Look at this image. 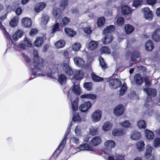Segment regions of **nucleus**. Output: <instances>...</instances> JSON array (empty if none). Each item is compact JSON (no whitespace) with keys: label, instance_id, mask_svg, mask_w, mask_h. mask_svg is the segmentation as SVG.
Returning <instances> with one entry per match:
<instances>
[{"label":"nucleus","instance_id":"obj_17","mask_svg":"<svg viewBox=\"0 0 160 160\" xmlns=\"http://www.w3.org/2000/svg\"><path fill=\"white\" fill-rule=\"evenodd\" d=\"M78 148L81 150L93 151V147L87 143H82L78 147Z\"/></svg>","mask_w":160,"mask_h":160},{"label":"nucleus","instance_id":"obj_4","mask_svg":"<svg viewBox=\"0 0 160 160\" xmlns=\"http://www.w3.org/2000/svg\"><path fill=\"white\" fill-rule=\"evenodd\" d=\"M62 72L68 76L73 74V71L70 67L68 63H63L61 65Z\"/></svg>","mask_w":160,"mask_h":160},{"label":"nucleus","instance_id":"obj_29","mask_svg":"<svg viewBox=\"0 0 160 160\" xmlns=\"http://www.w3.org/2000/svg\"><path fill=\"white\" fill-rule=\"evenodd\" d=\"M144 132L146 134V138L148 140H151L154 138V135L152 131L146 129L145 130Z\"/></svg>","mask_w":160,"mask_h":160},{"label":"nucleus","instance_id":"obj_55","mask_svg":"<svg viewBox=\"0 0 160 160\" xmlns=\"http://www.w3.org/2000/svg\"><path fill=\"white\" fill-rule=\"evenodd\" d=\"M127 90V87L126 84L124 83L122 86L120 91V94L123 95L126 92Z\"/></svg>","mask_w":160,"mask_h":160},{"label":"nucleus","instance_id":"obj_2","mask_svg":"<svg viewBox=\"0 0 160 160\" xmlns=\"http://www.w3.org/2000/svg\"><path fill=\"white\" fill-rule=\"evenodd\" d=\"M104 147L102 149V151L106 155L104 156L106 158H108V160H115L113 157L111 156H108L107 155H108L112 149L114 148L115 146V142L112 140H107L104 143ZM116 160H124V157L123 156L117 155L114 157Z\"/></svg>","mask_w":160,"mask_h":160},{"label":"nucleus","instance_id":"obj_39","mask_svg":"<svg viewBox=\"0 0 160 160\" xmlns=\"http://www.w3.org/2000/svg\"><path fill=\"white\" fill-rule=\"evenodd\" d=\"M98 131V128L97 127L92 126L89 128V133L91 135L94 136L97 134Z\"/></svg>","mask_w":160,"mask_h":160},{"label":"nucleus","instance_id":"obj_42","mask_svg":"<svg viewBox=\"0 0 160 160\" xmlns=\"http://www.w3.org/2000/svg\"><path fill=\"white\" fill-rule=\"evenodd\" d=\"M18 17H15L10 21V25L12 27H15L17 25L18 22Z\"/></svg>","mask_w":160,"mask_h":160},{"label":"nucleus","instance_id":"obj_63","mask_svg":"<svg viewBox=\"0 0 160 160\" xmlns=\"http://www.w3.org/2000/svg\"><path fill=\"white\" fill-rule=\"evenodd\" d=\"M75 132L76 135L80 136L81 134V129L80 127L77 126L75 129Z\"/></svg>","mask_w":160,"mask_h":160},{"label":"nucleus","instance_id":"obj_49","mask_svg":"<svg viewBox=\"0 0 160 160\" xmlns=\"http://www.w3.org/2000/svg\"><path fill=\"white\" fill-rule=\"evenodd\" d=\"M68 0H62L60 4V7L61 9L64 10L66 7L68 5Z\"/></svg>","mask_w":160,"mask_h":160},{"label":"nucleus","instance_id":"obj_37","mask_svg":"<svg viewBox=\"0 0 160 160\" xmlns=\"http://www.w3.org/2000/svg\"><path fill=\"white\" fill-rule=\"evenodd\" d=\"M115 30V27L113 25H111L107 27L103 31V33L105 34L108 33H111Z\"/></svg>","mask_w":160,"mask_h":160},{"label":"nucleus","instance_id":"obj_48","mask_svg":"<svg viewBox=\"0 0 160 160\" xmlns=\"http://www.w3.org/2000/svg\"><path fill=\"white\" fill-rule=\"evenodd\" d=\"M81 47L80 43L78 42H75L73 44L72 46V50L75 51L79 50Z\"/></svg>","mask_w":160,"mask_h":160},{"label":"nucleus","instance_id":"obj_1","mask_svg":"<svg viewBox=\"0 0 160 160\" xmlns=\"http://www.w3.org/2000/svg\"><path fill=\"white\" fill-rule=\"evenodd\" d=\"M33 62L30 66V68L32 72L31 78H34L38 76H45V74L40 73L43 67V64L42 62H40L38 52L36 50H33Z\"/></svg>","mask_w":160,"mask_h":160},{"label":"nucleus","instance_id":"obj_12","mask_svg":"<svg viewBox=\"0 0 160 160\" xmlns=\"http://www.w3.org/2000/svg\"><path fill=\"white\" fill-rule=\"evenodd\" d=\"M144 92H146L149 96L148 98L150 99L149 96L155 97L157 94V91L155 89H152L148 88H144L143 89Z\"/></svg>","mask_w":160,"mask_h":160},{"label":"nucleus","instance_id":"obj_52","mask_svg":"<svg viewBox=\"0 0 160 160\" xmlns=\"http://www.w3.org/2000/svg\"><path fill=\"white\" fill-rule=\"evenodd\" d=\"M105 22V18L104 17L99 18L97 21V25L98 27H101L104 25Z\"/></svg>","mask_w":160,"mask_h":160},{"label":"nucleus","instance_id":"obj_18","mask_svg":"<svg viewBox=\"0 0 160 160\" xmlns=\"http://www.w3.org/2000/svg\"><path fill=\"white\" fill-rule=\"evenodd\" d=\"M98 46L97 42L93 41H91L87 46L88 49L91 51H92L98 48Z\"/></svg>","mask_w":160,"mask_h":160},{"label":"nucleus","instance_id":"obj_10","mask_svg":"<svg viewBox=\"0 0 160 160\" xmlns=\"http://www.w3.org/2000/svg\"><path fill=\"white\" fill-rule=\"evenodd\" d=\"M102 141L101 138L99 136L93 137L90 142V145L91 146L95 147L100 144Z\"/></svg>","mask_w":160,"mask_h":160},{"label":"nucleus","instance_id":"obj_5","mask_svg":"<svg viewBox=\"0 0 160 160\" xmlns=\"http://www.w3.org/2000/svg\"><path fill=\"white\" fill-rule=\"evenodd\" d=\"M109 81V84L110 87L112 88L115 89L119 87L121 84V81L117 79H110V78H105Z\"/></svg>","mask_w":160,"mask_h":160},{"label":"nucleus","instance_id":"obj_26","mask_svg":"<svg viewBox=\"0 0 160 160\" xmlns=\"http://www.w3.org/2000/svg\"><path fill=\"white\" fill-rule=\"evenodd\" d=\"M84 76L82 71L81 70H77L75 72L74 75V78L77 80H81Z\"/></svg>","mask_w":160,"mask_h":160},{"label":"nucleus","instance_id":"obj_64","mask_svg":"<svg viewBox=\"0 0 160 160\" xmlns=\"http://www.w3.org/2000/svg\"><path fill=\"white\" fill-rule=\"evenodd\" d=\"M71 142H73L76 144H78L79 143V140L78 138L74 137L72 138L70 140Z\"/></svg>","mask_w":160,"mask_h":160},{"label":"nucleus","instance_id":"obj_24","mask_svg":"<svg viewBox=\"0 0 160 160\" xmlns=\"http://www.w3.org/2000/svg\"><path fill=\"white\" fill-rule=\"evenodd\" d=\"M153 148L151 145L148 144L146 147L145 156L146 158H149L151 156Z\"/></svg>","mask_w":160,"mask_h":160},{"label":"nucleus","instance_id":"obj_32","mask_svg":"<svg viewBox=\"0 0 160 160\" xmlns=\"http://www.w3.org/2000/svg\"><path fill=\"white\" fill-rule=\"evenodd\" d=\"M154 48V45L152 41L149 40L146 43V50L148 51H152Z\"/></svg>","mask_w":160,"mask_h":160},{"label":"nucleus","instance_id":"obj_38","mask_svg":"<svg viewBox=\"0 0 160 160\" xmlns=\"http://www.w3.org/2000/svg\"><path fill=\"white\" fill-rule=\"evenodd\" d=\"M132 12V10L128 7L124 6L122 7V12L124 14H128Z\"/></svg>","mask_w":160,"mask_h":160},{"label":"nucleus","instance_id":"obj_40","mask_svg":"<svg viewBox=\"0 0 160 160\" xmlns=\"http://www.w3.org/2000/svg\"><path fill=\"white\" fill-rule=\"evenodd\" d=\"M70 21V19L67 17L63 18L60 23L62 27H64L69 24Z\"/></svg>","mask_w":160,"mask_h":160},{"label":"nucleus","instance_id":"obj_51","mask_svg":"<svg viewBox=\"0 0 160 160\" xmlns=\"http://www.w3.org/2000/svg\"><path fill=\"white\" fill-rule=\"evenodd\" d=\"M102 54H109L111 53V51L110 49L107 47H103L100 50Z\"/></svg>","mask_w":160,"mask_h":160},{"label":"nucleus","instance_id":"obj_53","mask_svg":"<svg viewBox=\"0 0 160 160\" xmlns=\"http://www.w3.org/2000/svg\"><path fill=\"white\" fill-rule=\"evenodd\" d=\"M72 120L74 122H80L81 121V118L77 113H75L73 114Z\"/></svg>","mask_w":160,"mask_h":160},{"label":"nucleus","instance_id":"obj_57","mask_svg":"<svg viewBox=\"0 0 160 160\" xmlns=\"http://www.w3.org/2000/svg\"><path fill=\"white\" fill-rule=\"evenodd\" d=\"M99 63L102 68H107L106 65L104 60L101 57H99Z\"/></svg>","mask_w":160,"mask_h":160},{"label":"nucleus","instance_id":"obj_47","mask_svg":"<svg viewBox=\"0 0 160 160\" xmlns=\"http://www.w3.org/2000/svg\"><path fill=\"white\" fill-rule=\"evenodd\" d=\"M120 125L125 128H130L132 126V124L128 120H125L122 122L119 123Z\"/></svg>","mask_w":160,"mask_h":160},{"label":"nucleus","instance_id":"obj_15","mask_svg":"<svg viewBox=\"0 0 160 160\" xmlns=\"http://www.w3.org/2000/svg\"><path fill=\"white\" fill-rule=\"evenodd\" d=\"M105 36L102 39V42L104 44H108L112 41L113 37L111 33H108L105 34Z\"/></svg>","mask_w":160,"mask_h":160},{"label":"nucleus","instance_id":"obj_13","mask_svg":"<svg viewBox=\"0 0 160 160\" xmlns=\"http://www.w3.org/2000/svg\"><path fill=\"white\" fill-rule=\"evenodd\" d=\"M72 80L74 86L73 88L70 90V91H71V92H73L75 94L77 95L80 94L81 93V90L78 83V82L75 85L74 82V79H73Z\"/></svg>","mask_w":160,"mask_h":160},{"label":"nucleus","instance_id":"obj_33","mask_svg":"<svg viewBox=\"0 0 160 160\" xmlns=\"http://www.w3.org/2000/svg\"><path fill=\"white\" fill-rule=\"evenodd\" d=\"M134 28L132 25L127 24L125 26V30L127 34H130L134 30Z\"/></svg>","mask_w":160,"mask_h":160},{"label":"nucleus","instance_id":"obj_8","mask_svg":"<svg viewBox=\"0 0 160 160\" xmlns=\"http://www.w3.org/2000/svg\"><path fill=\"white\" fill-rule=\"evenodd\" d=\"M143 9V12L145 18L149 20H151L153 18L152 11L148 8H145Z\"/></svg>","mask_w":160,"mask_h":160},{"label":"nucleus","instance_id":"obj_3","mask_svg":"<svg viewBox=\"0 0 160 160\" xmlns=\"http://www.w3.org/2000/svg\"><path fill=\"white\" fill-rule=\"evenodd\" d=\"M102 115V112L101 110H96L92 113L91 119L94 122H98L101 120Z\"/></svg>","mask_w":160,"mask_h":160},{"label":"nucleus","instance_id":"obj_61","mask_svg":"<svg viewBox=\"0 0 160 160\" xmlns=\"http://www.w3.org/2000/svg\"><path fill=\"white\" fill-rule=\"evenodd\" d=\"M84 87L88 91L92 90V83L91 82H87L84 83Z\"/></svg>","mask_w":160,"mask_h":160},{"label":"nucleus","instance_id":"obj_60","mask_svg":"<svg viewBox=\"0 0 160 160\" xmlns=\"http://www.w3.org/2000/svg\"><path fill=\"white\" fill-rule=\"evenodd\" d=\"M153 145L155 147H158L160 146V138H156L154 141Z\"/></svg>","mask_w":160,"mask_h":160},{"label":"nucleus","instance_id":"obj_58","mask_svg":"<svg viewBox=\"0 0 160 160\" xmlns=\"http://www.w3.org/2000/svg\"><path fill=\"white\" fill-rule=\"evenodd\" d=\"M0 28L2 30L3 33L5 34V35L8 39H9L10 38V36L8 33L7 32L5 28L2 25L1 23L0 24Z\"/></svg>","mask_w":160,"mask_h":160},{"label":"nucleus","instance_id":"obj_50","mask_svg":"<svg viewBox=\"0 0 160 160\" xmlns=\"http://www.w3.org/2000/svg\"><path fill=\"white\" fill-rule=\"evenodd\" d=\"M49 19V16L46 15H43L41 18V23L43 25L46 24Z\"/></svg>","mask_w":160,"mask_h":160},{"label":"nucleus","instance_id":"obj_23","mask_svg":"<svg viewBox=\"0 0 160 160\" xmlns=\"http://www.w3.org/2000/svg\"><path fill=\"white\" fill-rule=\"evenodd\" d=\"M112 127V123L110 122L107 121L104 123L102 129L104 131L107 132L110 130Z\"/></svg>","mask_w":160,"mask_h":160},{"label":"nucleus","instance_id":"obj_62","mask_svg":"<svg viewBox=\"0 0 160 160\" xmlns=\"http://www.w3.org/2000/svg\"><path fill=\"white\" fill-rule=\"evenodd\" d=\"M124 19L122 17H120L117 20V24L119 26H122L124 24Z\"/></svg>","mask_w":160,"mask_h":160},{"label":"nucleus","instance_id":"obj_6","mask_svg":"<svg viewBox=\"0 0 160 160\" xmlns=\"http://www.w3.org/2000/svg\"><path fill=\"white\" fill-rule=\"evenodd\" d=\"M124 112V107L122 104L118 105L114 109L113 113L117 116L123 115Z\"/></svg>","mask_w":160,"mask_h":160},{"label":"nucleus","instance_id":"obj_31","mask_svg":"<svg viewBox=\"0 0 160 160\" xmlns=\"http://www.w3.org/2000/svg\"><path fill=\"white\" fill-rule=\"evenodd\" d=\"M64 31L66 34L70 37H73L76 34V32L67 28H64Z\"/></svg>","mask_w":160,"mask_h":160},{"label":"nucleus","instance_id":"obj_44","mask_svg":"<svg viewBox=\"0 0 160 160\" xmlns=\"http://www.w3.org/2000/svg\"><path fill=\"white\" fill-rule=\"evenodd\" d=\"M91 77L92 79L95 82H99L103 80V79L102 78L98 76L93 73H92Z\"/></svg>","mask_w":160,"mask_h":160},{"label":"nucleus","instance_id":"obj_16","mask_svg":"<svg viewBox=\"0 0 160 160\" xmlns=\"http://www.w3.org/2000/svg\"><path fill=\"white\" fill-rule=\"evenodd\" d=\"M142 137V135L140 132L137 131H132L131 135V138L133 140H138L140 139Z\"/></svg>","mask_w":160,"mask_h":160},{"label":"nucleus","instance_id":"obj_9","mask_svg":"<svg viewBox=\"0 0 160 160\" xmlns=\"http://www.w3.org/2000/svg\"><path fill=\"white\" fill-rule=\"evenodd\" d=\"M75 64L79 67H82L85 64V61L80 57L76 56L73 59Z\"/></svg>","mask_w":160,"mask_h":160},{"label":"nucleus","instance_id":"obj_7","mask_svg":"<svg viewBox=\"0 0 160 160\" xmlns=\"http://www.w3.org/2000/svg\"><path fill=\"white\" fill-rule=\"evenodd\" d=\"M65 141H62L59 146L58 148L53 153V155L51 157L50 160H52L54 158H56L60 153L61 151L63 149L65 145Z\"/></svg>","mask_w":160,"mask_h":160},{"label":"nucleus","instance_id":"obj_41","mask_svg":"<svg viewBox=\"0 0 160 160\" xmlns=\"http://www.w3.org/2000/svg\"><path fill=\"white\" fill-rule=\"evenodd\" d=\"M14 48L18 51L24 50L25 48V45L22 42L18 45L14 44Z\"/></svg>","mask_w":160,"mask_h":160},{"label":"nucleus","instance_id":"obj_34","mask_svg":"<svg viewBox=\"0 0 160 160\" xmlns=\"http://www.w3.org/2000/svg\"><path fill=\"white\" fill-rule=\"evenodd\" d=\"M65 45V41L62 40H60L54 43L55 47L57 48H60L64 47Z\"/></svg>","mask_w":160,"mask_h":160},{"label":"nucleus","instance_id":"obj_43","mask_svg":"<svg viewBox=\"0 0 160 160\" xmlns=\"http://www.w3.org/2000/svg\"><path fill=\"white\" fill-rule=\"evenodd\" d=\"M58 20H55V23L52 26V32L54 33L55 32L59 30V24L57 22Z\"/></svg>","mask_w":160,"mask_h":160},{"label":"nucleus","instance_id":"obj_28","mask_svg":"<svg viewBox=\"0 0 160 160\" xmlns=\"http://www.w3.org/2000/svg\"><path fill=\"white\" fill-rule=\"evenodd\" d=\"M44 41L43 38L41 37H38L34 42V45L36 47H41Z\"/></svg>","mask_w":160,"mask_h":160},{"label":"nucleus","instance_id":"obj_14","mask_svg":"<svg viewBox=\"0 0 160 160\" xmlns=\"http://www.w3.org/2000/svg\"><path fill=\"white\" fill-rule=\"evenodd\" d=\"M92 104L90 102H86L83 104H82L79 108L81 112H85L91 106Z\"/></svg>","mask_w":160,"mask_h":160},{"label":"nucleus","instance_id":"obj_21","mask_svg":"<svg viewBox=\"0 0 160 160\" xmlns=\"http://www.w3.org/2000/svg\"><path fill=\"white\" fill-rule=\"evenodd\" d=\"M152 39L155 42L160 40V29H157L152 35Z\"/></svg>","mask_w":160,"mask_h":160},{"label":"nucleus","instance_id":"obj_20","mask_svg":"<svg viewBox=\"0 0 160 160\" xmlns=\"http://www.w3.org/2000/svg\"><path fill=\"white\" fill-rule=\"evenodd\" d=\"M22 22V25L26 28L30 27L32 24L31 19L28 18H23Z\"/></svg>","mask_w":160,"mask_h":160},{"label":"nucleus","instance_id":"obj_22","mask_svg":"<svg viewBox=\"0 0 160 160\" xmlns=\"http://www.w3.org/2000/svg\"><path fill=\"white\" fill-rule=\"evenodd\" d=\"M23 34V31L19 29L12 36L13 39L15 41H17L19 38H21Z\"/></svg>","mask_w":160,"mask_h":160},{"label":"nucleus","instance_id":"obj_59","mask_svg":"<svg viewBox=\"0 0 160 160\" xmlns=\"http://www.w3.org/2000/svg\"><path fill=\"white\" fill-rule=\"evenodd\" d=\"M142 1L141 0H135L133 1L132 6L136 8L137 6L142 4Z\"/></svg>","mask_w":160,"mask_h":160},{"label":"nucleus","instance_id":"obj_35","mask_svg":"<svg viewBox=\"0 0 160 160\" xmlns=\"http://www.w3.org/2000/svg\"><path fill=\"white\" fill-rule=\"evenodd\" d=\"M125 133V131L122 129L118 130L117 129H114L112 131V134L114 136H121Z\"/></svg>","mask_w":160,"mask_h":160},{"label":"nucleus","instance_id":"obj_45","mask_svg":"<svg viewBox=\"0 0 160 160\" xmlns=\"http://www.w3.org/2000/svg\"><path fill=\"white\" fill-rule=\"evenodd\" d=\"M137 126L140 129H144L146 128V124L144 120H141L138 122Z\"/></svg>","mask_w":160,"mask_h":160},{"label":"nucleus","instance_id":"obj_30","mask_svg":"<svg viewBox=\"0 0 160 160\" xmlns=\"http://www.w3.org/2000/svg\"><path fill=\"white\" fill-rule=\"evenodd\" d=\"M80 98L82 99H90L93 100L96 98L97 96L92 94H84L81 96Z\"/></svg>","mask_w":160,"mask_h":160},{"label":"nucleus","instance_id":"obj_56","mask_svg":"<svg viewBox=\"0 0 160 160\" xmlns=\"http://www.w3.org/2000/svg\"><path fill=\"white\" fill-rule=\"evenodd\" d=\"M22 42L25 45L26 47H30L32 46L31 41L26 38H24V40Z\"/></svg>","mask_w":160,"mask_h":160},{"label":"nucleus","instance_id":"obj_25","mask_svg":"<svg viewBox=\"0 0 160 160\" xmlns=\"http://www.w3.org/2000/svg\"><path fill=\"white\" fill-rule=\"evenodd\" d=\"M145 145L144 142L142 140L139 141L136 144V148L139 152L144 150Z\"/></svg>","mask_w":160,"mask_h":160},{"label":"nucleus","instance_id":"obj_54","mask_svg":"<svg viewBox=\"0 0 160 160\" xmlns=\"http://www.w3.org/2000/svg\"><path fill=\"white\" fill-rule=\"evenodd\" d=\"M140 56V54L138 52H133L131 56L132 61H135L136 58H139Z\"/></svg>","mask_w":160,"mask_h":160},{"label":"nucleus","instance_id":"obj_36","mask_svg":"<svg viewBox=\"0 0 160 160\" xmlns=\"http://www.w3.org/2000/svg\"><path fill=\"white\" fill-rule=\"evenodd\" d=\"M67 78L66 75L64 74H61L58 77V81L61 84L66 82Z\"/></svg>","mask_w":160,"mask_h":160},{"label":"nucleus","instance_id":"obj_11","mask_svg":"<svg viewBox=\"0 0 160 160\" xmlns=\"http://www.w3.org/2000/svg\"><path fill=\"white\" fill-rule=\"evenodd\" d=\"M52 12L56 20L59 19L62 16V12L61 10L58 8L55 7L53 8L52 9Z\"/></svg>","mask_w":160,"mask_h":160},{"label":"nucleus","instance_id":"obj_19","mask_svg":"<svg viewBox=\"0 0 160 160\" xmlns=\"http://www.w3.org/2000/svg\"><path fill=\"white\" fill-rule=\"evenodd\" d=\"M46 4L43 2L37 4L34 7V11L37 12H40L43 10L46 7Z\"/></svg>","mask_w":160,"mask_h":160},{"label":"nucleus","instance_id":"obj_27","mask_svg":"<svg viewBox=\"0 0 160 160\" xmlns=\"http://www.w3.org/2000/svg\"><path fill=\"white\" fill-rule=\"evenodd\" d=\"M134 80L136 84L138 85H141L143 82V79L141 76L139 74H136L134 77Z\"/></svg>","mask_w":160,"mask_h":160},{"label":"nucleus","instance_id":"obj_46","mask_svg":"<svg viewBox=\"0 0 160 160\" xmlns=\"http://www.w3.org/2000/svg\"><path fill=\"white\" fill-rule=\"evenodd\" d=\"M78 99L76 98L72 104V108L73 111H76L78 109Z\"/></svg>","mask_w":160,"mask_h":160}]
</instances>
